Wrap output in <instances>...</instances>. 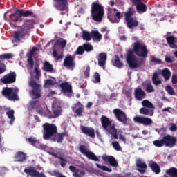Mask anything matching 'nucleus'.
Instances as JSON below:
<instances>
[{
	"label": "nucleus",
	"instance_id": "11",
	"mask_svg": "<svg viewBox=\"0 0 177 177\" xmlns=\"http://www.w3.org/2000/svg\"><path fill=\"white\" fill-rule=\"evenodd\" d=\"M131 5L136 6L137 13L142 15L147 12V6L143 3L142 0H130Z\"/></svg>",
	"mask_w": 177,
	"mask_h": 177
},
{
	"label": "nucleus",
	"instance_id": "48",
	"mask_svg": "<svg viewBox=\"0 0 177 177\" xmlns=\"http://www.w3.org/2000/svg\"><path fill=\"white\" fill-rule=\"evenodd\" d=\"M145 91L147 93H153V92H154V87L153 86V84H151V82H149L147 84Z\"/></svg>",
	"mask_w": 177,
	"mask_h": 177
},
{
	"label": "nucleus",
	"instance_id": "54",
	"mask_svg": "<svg viewBox=\"0 0 177 177\" xmlns=\"http://www.w3.org/2000/svg\"><path fill=\"white\" fill-rule=\"evenodd\" d=\"M57 158L59 160V164H60L61 167H62V168H64V167H66L67 160H66L64 158H63L62 156L57 157Z\"/></svg>",
	"mask_w": 177,
	"mask_h": 177
},
{
	"label": "nucleus",
	"instance_id": "9",
	"mask_svg": "<svg viewBox=\"0 0 177 177\" xmlns=\"http://www.w3.org/2000/svg\"><path fill=\"white\" fill-rule=\"evenodd\" d=\"M121 12L115 8H108L107 18L111 23H120L121 19Z\"/></svg>",
	"mask_w": 177,
	"mask_h": 177
},
{
	"label": "nucleus",
	"instance_id": "19",
	"mask_svg": "<svg viewBox=\"0 0 177 177\" xmlns=\"http://www.w3.org/2000/svg\"><path fill=\"white\" fill-rule=\"evenodd\" d=\"M34 24H35V20L34 19H26L24 22L22 29L25 32H28L31 28H34Z\"/></svg>",
	"mask_w": 177,
	"mask_h": 177
},
{
	"label": "nucleus",
	"instance_id": "43",
	"mask_svg": "<svg viewBox=\"0 0 177 177\" xmlns=\"http://www.w3.org/2000/svg\"><path fill=\"white\" fill-rule=\"evenodd\" d=\"M82 38L84 41H91L92 39V32L89 33L88 31L84 30L82 32Z\"/></svg>",
	"mask_w": 177,
	"mask_h": 177
},
{
	"label": "nucleus",
	"instance_id": "29",
	"mask_svg": "<svg viewBox=\"0 0 177 177\" xmlns=\"http://www.w3.org/2000/svg\"><path fill=\"white\" fill-rule=\"evenodd\" d=\"M67 132L59 133L56 135L55 138L53 137L51 140L53 142H57V143H62L65 136H67Z\"/></svg>",
	"mask_w": 177,
	"mask_h": 177
},
{
	"label": "nucleus",
	"instance_id": "6",
	"mask_svg": "<svg viewBox=\"0 0 177 177\" xmlns=\"http://www.w3.org/2000/svg\"><path fill=\"white\" fill-rule=\"evenodd\" d=\"M104 15V8L103 6L94 2L91 5V17L95 21L100 23Z\"/></svg>",
	"mask_w": 177,
	"mask_h": 177
},
{
	"label": "nucleus",
	"instance_id": "49",
	"mask_svg": "<svg viewBox=\"0 0 177 177\" xmlns=\"http://www.w3.org/2000/svg\"><path fill=\"white\" fill-rule=\"evenodd\" d=\"M112 146L113 149L116 150V151H121V150H122V148L121 146H120V143H118L117 141L112 142Z\"/></svg>",
	"mask_w": 177,
	"mask_h": 177
},
{
	"label": "nucleus",
	"instance_id": "27",
	"mask_svg": "<svg viewBox=\"0 0 177 177\" xmlns=\"http://www.w3.org/2000/svg\"><path fill=\"white\" fill-rule=\"evenodd\" d=\"M27 160V153L23 151H17L15 156V161L17 162H24Z\"/></svg>",
	"mask_w": 177,
	"mask_h": 177
},
{
	"label": "nucleus",
	"instance_id": "55",
	"mask_svg": "<svg viewBox=\"0 0 177 177\" xmlns=\"http://www.w3.org/2000/svg\"><path fill=\"white\" fill-rule=\"evenodd\" d=\"M53 57L55 59H56L57 60H60L61 59H63V55H57V51H56V50H54L53 51Z\"/></svg>",
	"mask_w": 177,
	"mask_h": 177
},
{
	"label": "nucleus",
	"instance_id": "61",
	"mask_svg": "<svg viewBox=\"0 0 177 177\" xmlns=\"http://www.w3.org/2000/svg\"><path fill=\"white\" fill-rule=\"evenodd\" d=\"M5 71H6V65L1 64V66H0V74H3Z\"/></svg>",
	"mask_w": 177,
	"mask_h": 177
},
{
	"label": "nucleus",
	"instance_id": "23",
	"mask_svg": "<svg viewBox=\"0 0 177 177\" xmlns=\"http://www.w3.org/2000/svg\"><path fill=\"white\" fill-rule=\"evenodd\" d=\"M26 34L27 32L24 31L23 28L21 30L15 31L13 38L15 42H20L26 37Z\"/></svg>",
	"mask_w": 177,
	"mask_h": 177
},
{
	"label": "nucleus",
	"instance_id": "42",
	"mask_svg": "<svg viewBox=\"0 0 177 177\" xmlns=\"http://www.w3.org/2000/svg\"><path fill=\"white\" fill-rule=\"evenodd\" d=\"M82 46H83L84 52L89 53L93 50V46H92L91 43H85L83 45H82Z\"/></svg>",
	"mask_w": 177,
	"mask_h": 177
},
{
	"label": "nucleus",
	"instance_id": "37",
	"mask_svg": "<svg viewBox=\"0 0 177 177\" xmlns=\"http://www.w3.org/2000/svg\"><path fill=\"white\" fill-rule=\"evenodd\" d=\"M171 71L167 68L162 70L161 75L165 79V81H168L171 78Z\"/></svg>",
	"mask_w": 177,
	"mask_h": 177
},
{
	"label": "nucleus",
	"instance_id": "30",
	"mask_svg": "<svg viewBox=\"0 0 177 177\" xmlns=\"http://www.w3.org/2000/svg\"><path fill=\"white\" fill-rule=\"evenodd\" d=\"M53 115H52V112L50 111H48V115L49 118H57V117H59L62 114V108L58 107L57 109H55L53 110Z\"/></svg>",
	"mask_w": 177,
	"mask_h": 177
},
{
	"label": "nucleus",
	"instance_id": "4",
	"mask_svg": "<svg viewBox=\"0 0 177 177\" xmlns=\"http://www.w3.org/2000/svg\"><path fill=\"white\" fill-rule=\"evenodd\" d=\"M101 124L103 129L109 132L114 139H118V130L115 129V125H111V121L107 116L101 117Z\"/></svg>",
	"mask_w": 177,
	"mask_h": 177
},
{
	"label": "nucleus",
	"instance_id": "38",
	"mask_svg": "<svg viewBox=\"0 0 177 177\" xmlns=\"http://www.w3.org/2000/svg\"><path fill=\"white\" fill-rule=\"evenodd\" d=\"M159 74L158 72L153 73V77H152V82L153 85H156V86L158 85H161L162 82L160 79H158Z\"/></svg>",
	"mask_w": 177,
	"mask_h": 177
},
{
	"label": "nucleus",
	"instance_id": "24",
	"mask_svg": "<svg viewBox=\"0 0 177 177\" xmlns=\"http://www.w3.org/2000/svg\"><path fill=\"white\" fill-rule=\"evenodd\" d=\"M69 169L71 172H73V177H84L85 176V171L81 169H77V167L75 166H69Z\"/></svg>",
	"mask_w": 177,
	"mask_h": 177
},
{
	"label": "nucleus",
	"instance_id": "7",
	"mask_svg": "<svg viewBox=\"0 0 177 177\" xmlns=\"http://www.w3.org/2000/svg\"><path fill=\"white\" fill-rule=\"evenodd\" d=\"M1 95L8 100H19V88L17 87H4L2 89Z\"/></svg>",
	"mask_w": 177,
	"mask_h": 177
},
{
	"label": "nucleus",
	"instance_id": "36",
	"mask_svg": "<svg viewBox=\"0 0 177 177\" xmlns=\"http://www.w3.org/2000/svg\"><path fill=\"white\" fill-rule=\"evenodd\" d=\"M6 115L8 117L10 120V121L8 122L10 125H13V122H15V110L13 109L8 110L6 112Z\"/></svg>",
	"mask_w": 177,
	"mask_h": 177
},
{
	"label": "nucleus",
	"instance_id": "28",
	"mask_svg": "<svg viewBox=\"0 0 177 177\" xmlns=\"http://www.w3.org/2000/svg\"><path fill=\"white\" fill-rule=\"evenodd\" d=\"M149 167L151 168L152 172L158 175L161 172V168H160V165L157 164V162L154 161H151L148 164Z\"/></svg>",
	"mask_w": 177,
	"mask_h": 177
},
{
	"label": "nucleus",
	"instance_id": "53",
	"mask_svg": "<svg viewBox=\"0 0 177 177\" xmlns=\"http://www.w3.org/2000/svg\"><path fill=\"white\" fill-rule=\"evenodd\" d=\"M12 57H13V55H12L11 53H6L0 55V59L1 60H3L4 59L8 60L9 59H12Z\"/></svg>",
	"mask_w": 177,
	"mask_h": 177
},
{
	"label": "nucleus",
	"instance_id": "58",
	"mask_svg": "<svg viewBox=\"0 0 177 177\" xmlns=\"http://www.w3.org/2000/svg\"><path fill=\"white\" fill-rule=\"evenodd\" d=\"M35 73L36 74L35 76V80H39L41 73L39 72V69H38V68H35Z\"/></svg>",
	"mask_w": 177,
	"mask_h": 177
},
{
	"label": "nucleus",
	"instance_id": "5",
	"mask_svg": "<svg viewBox=\"0 0 177 177\" xmlns=\"http://www.w3.org/2000/svg\"><path fill=\"white\" fill-rule=\"evenodd\" d=\"M136 13V11L133 8L130 7L127 9V11L124 12V20L126 21L127 28H134L139 26V21L136 17H133V15Z\"/></svg>",
	"mask_w": 177,
	"mask_h": 177
},
{
	"label": "nucleus",
	"instance_id": "46",
	"mask_svg": "<svg viewBox=\"0 0 177 177\" xmlns=\"http://www.w3.org/2000/svg\"><path fill=\"white\" fill-rule=\"evenodd\" d=\"M45 85H48L49 86H54V85H57V82L55 78L53 77V80L48 79L45 80Z\"/></svg>",
	"mask_w": 177,
	"mask_h": 177
},
{
	"label": "nucleus",
	"instance_id": "32",
	"mask_svg": "<svg viewBox=\"0 0 177 177\" xmlns=\"http://www.w3.org/2000/svg\"><path fill=\"white\" fill-rule=\"evenodd\" d=\"M60 88H62L64 93H73V87L71 85L68 84L67 82H64L60 84Z\"/></svg>",
	"mask_w": 177,
	"mask_h": 177
},
{
	"label": "nucleus",
	"instance_id": "26",
	"mask_svg": "<svg viewBox=\"0 0 177 177\" xmlns=\"http://www.w3.org/2000/svg\"><path fill=\"white\" fill-rule=\"evenodd\" d=\"M75 106L77 109L74 111V113H75L77 117H82L84 114V110L85 109L84 104H82L81 102L77 101V102L75 104Z\"/></svg>",
	"mask_w": 177,
	"mask_h": 177
},
{
	"label": "nucleus",
	"instance_id": "31",
	"mask_svg": "<svg viewBox=\"0 0 177 177\" xmlns=\"http://www.w3.org/2000/svg\"><path fill=\"white\" fill-rule=\"evenodd\" d=\"M163 177H177L176 167H172L166 170V174L163 175Z\"/></svg>",
	"mask_w": 177,
	"mask_h": 177
},
{
	"label": "nucleus",
	"instance_id": "34",
	"mask_svg": "<svg viewBox=\"0 0 177 177\" xmlns=\"http://www.w3.org/2000/svg\"><path fill=\"white\" fill-rule=\"evenodd\" d=\"M112 64L117 68H122L124 67V64L120 60V57L118 55H115V59H112Z\"/></svg>",
	"mask_w": 177,
	"mask_h": 177
},
{
	"label": "nucleus",
	"instance_id": "20",
	"mask_svg": "<svg viewBox=\"0 0 177 177\" xmlns=\"http://www.w3.org/2000/svg\"><path fill=\"white\" fill-rule=\"evenodd\" d=\"M63 66L64 67H66V68H73V67H75V62L71 55H68L64 59Z\"/></svg>",
	"mask_w": 177,
	"mask_h": 177
},
{
	"label": "nucleus",
	"instance_id": "2",
	"mask_svg": "<svg viewBox=\"0 0 177 177\" xmlns=\"http://www.w3.org/2000/svg\"><path fill=\"white\" fill-rule=\"evenodd\" d=\"M37 17V15L32 12L31 10H27L24 9H17L15 12L10 14L9 15L10 19V26L12 28H16L17 27V23L18 21H23L21 17Z\"/></svg>",
	"mask_w": 177,
	"mask_h": 177
},
{
	"label": "nucleus",
	"instance_id": "52",
	"mask_svg": "<svg viewBox=\"0 0 177 177\" xmlns=\"http://www.w3.org/2000/svg\"><path fill=\"white\" fill-rule=\"evenodd\" d=\"M84 47L82 46H80L77 47L75 55H79V56H82V55L84 53Z\"/></svg>",
	"mask_w": 177,
	"mask_h": 177
},
{
	"label": "nucleus",
	"instance_id": "15",
	"mask_svg": "<svg viewBox=\"0 0 177 177\" xmlns=\"http://www.w3.org/2000/svg\"><path fill=\"white\" fill-rule=\"evenodd\" d=\"M16 72H10L5 75L2 78L0 79V82L2 84H13L16 82Z\"/></svg>",
	"mask_w": 177,
	"mask_h": 177
},
{
	"label": "nucleus",
	"instance_id": "59",
	"mask_svg": "<svg viewBox=\"0 0 177 177\" xmlns=\"http://www.w3.org/2000/svg\"><path fill=\"white\" fill-rule=\"evenodd\" d=\"M165 62H166L167 64H172V63H174V59L169 56H165Z\"/></svg>",
	"mask_w": 177,
	"mask_h": 177
},
{
	"label": "nucleus",
	"instance_id": "16",
	"mask_svg": "<svg viewBox=\"0 0 177 177\" xmlns=\"http://www.w3.org/2000/svg\"><path fill=\"white\" fill-rule=\"evenodd\" d=\"M134 121L135 122H138V124H142L145 127H149L153 124V120L150 118L136 116L134 118Z\"/></svg>",
	"mask_w": 177,
	"mask_h": 177
},
{
	"label": "nucleus",
	"instance_id": "62",
	"mask_svg": "<svg viewBox=\"0 0 177 177\" xmlns=\"http://www.w3.org/2000/svg\"><path fill=\"white\" fill-rule=\"evenodd\" d=\"M90 70H91V68L89 66H87L86 71H84V76L86 77V78H89Z\"/></svg>",
	"mask_w": 177,
	"mask_h": 177
},
{
	"label": "nucleus",
	"instance_id": "1",
	"mask_svg": "<svg viewBox=\"0 0 177 177\" xmlns=\"http://www.w3.org/2000/svg\"><path fill=\"white\" fill-rule=\"evenodd\" d=\"M138 57H142L139 62H138V58L135 56V54ZM149 55V50H147V46L144 43H140L136 41L133 44V49L129 50L127 54V63L129 67L131 70H135V68H140L142 66H145L146 61L143 59H146Z\"/></svg>",
	"mask_w": 177,
	"mask_h": 177
},
{
	"label": "nucleus",
	"instance_id": "12",
	"mask_svg": "<svg viewBox=\"0 0 177 177\" xmlns=\"http://www.w3.org/2000/svg\"><path fill=\"white\" fill-rule=\"evenodd\" d=\"M53 6L59 12H67L68 9V0H53Z\"/></svg>",
	"mask_w": 177,
	"mask_h": 177
},
{
	"label": "nucleus",
	"instance_id": "45",
	"mask_svg": "<svg viewBox=\"0 0 177 177\" xmlns=\"http://www.w3.org/2000/svg\"><path fill=\"white\" fill-rule=\"evenodd\" d=\"M95 165L97 168H98V169H100L101 171H106V172H111V171H113L110 167L106 165H101L99 163H96Z\"/></svg>",
	"mask_w": 177,
	"mask_h": 177
},
{
	"label": "nucleus",
	"instance_id": "63",
	"mask_svg": "<svg viewBox=\"0 0 177 177\" xmlns=\"http://www.w3.org/2000/svg\"><path fill=\"white\" fill-rule=\"evenodd\" d=\"M172 84H177V75L174 74L171 77Z\"/></svg>",
	"mask_w": 177,
	"mask_h": 177
},
{
	"label": "nucleus",
	"instance_id": "18",
	"mask_svg": "<svg viewBox=\"0 0 177 177\" xmlns=\"http://www.w3.org/2000/svg\"><path fill=\"white\" fill-rule=\"evenodd\" d=\"M80 130L84 135H87V136L92 138V139H95V129L86 126H80Z\"/></svg>",
	"mask_w": 177,
	"mask_h": 177
},
{
	"label": "nucleus",
	"instance_id": "8",
	"mask_svg": "<svg viewBox=\"0 0 177 177\" xmlns=\"http://www.w3.org/2000/svg\"><path fill=\"white\" fill-rule=\"evenodd\" d=\"M113 114L117 121L122 122L123 125H129V122H131V119L127 116V113L120 109H113Z\"/></svg>",
	"mask_w": 177,
	"mask_h": 177
},
{
	"label": "nucleus",
	"instance_id": "33",
	"mask_svg": "<svg viewBox=\"0 0 177 177\" xmlns=\"http://www.w3.org/2000/svg\"><path fill=\"white\" fill-rule=\"evenodd\" d=\"M140 114H142L143 115H149V117H153L154 115V110L149 109L146 107H142L140 109Z\"/></svg>",
	"mask_w": 177,
	"mask_h": 177
},
{
	"label": "nucleus",
	"instance_id": "17",
	"mask_svg": "<svg viewBox=\"0 0 177 177\" xmlns=\"http://www.w3.org/2000/svg\"><path fill=\"white\" fill-rule=\"evenodd\" d=\"M102 161H104V162H109L111 167H114V168L118 167V162H117V160H115V158L113 156L103 155Z\"/></svg>",
	"mask_w": 177,
	"mask_h": 177
},
{
	"label": "nucleus",
	"instance_id": "64",
	"mask_svg": "<svg viewBox=\"0 0 177 177\" xmlns=\"http://www.w3.org/2000/svg\"><path fill=\"white\" fill-rule=\"evenodd\" d=\"M30 106L31 109H35L37 107V101H30Z\"/></svg>",
	"mask_w": 177,
	"mask_h": 177
},
{
	"label": "nucleus",
	"instance_id": "25",
	"mask_svg": "<svg viewBox=\"0 0 177 177\" xmlns=\"http://www.w3.org/2000/svg\"><path fill=\"white\" fill-rule=\"evenodd\" d=\"M136 167L138 168L137 170L140 174H145V172H146V169L147 168V165H146V162L142 161V160L138 159L136 161Z\"/></svg>",
	"mask_w": 177,
	"mask_h": 177
},
{
	"label": "nucleus",
	"instance_id": "41",
	"mask_svg": "<svg viewBox=\"0 0 177 177\" xmlns=\"http://www.w3.org/2000/svg\"><path fill=\"white\" fill-rule=\"evenodd\" d=\"M142 104L143 107H145L147 109H153V110H154V109H155L153 103H151L150 101H149V100H144L142 102Z\"/></svg>",
	"mask_w": 177,
	"mask_h": 177
},
{
	"label": "nucleus",
	"instance_id": "56",
	"mask_svg": "<svg viewBox=\"0 0 177 177\" xmlns=\"http://www.w3.org/2000/svg\"><path fill=\"white\" fill-rule=\"evenodd\" d=\"M59 44L62 49H64V48H66V46L67 45V40L66 39L60 40L59 41Z\"/></svg>",
	"mask_w": 177,
	"mask_h": 177
},
{
	"label": "nucleus",
	"instance_id": "39",
	"mask_svg": "<svg viewBox=\"0 0 177 177\" xmlns=\"http://www.w3.org/2000/svg\"><path fill=\"white\" fill-rule=\"evenodd\" d=\"M91 38H93L94 41H97V42H99V41L102 39V34H100L97 30H92Z\"/></svg>",
	"mask_w": 177,
	"mask_h": 177
},
{
	"label": "nucleus",
	"instance_id": "50",
	"mask_svg": "<svg viewBox=\"0 0 177 177\" xmlns=\"http://www.w3.org/2000/svg\"><path fill=\"white\" fill-rule=\"evenodd\" d=\"M151 62L156 63V64H162V60L156 57L154 55L151 57Z\"/></svg>",
	"mask_w": 177,
	"mask_h": 177
},
{
	"label": "nucleus",
	"instance_id": "47",
	"mask_svg": "<svg viewBox=\"0 0 177 177\" xmlns=\"http://www.w3.org/2000/svg\"><path fill=\"white\" fill-rule=\"evenodd\" d=\"M153 145H155L156 147H162L165 146L162 138L153 141Z\"/></svg>",
	"mask_w": 177,
	"mask_h": 177
},
{
	"label": "nucleus",
	"instance_id": "51",
	"mask_svg": "<svg viewBox=\"0 0 177 177\" xmlns=\"http://www.w3.org/2000/svg\"><path fill=\"white\" fill-rule=\"evenodd\" d=\"M165 90L170 96L175 95V90L171 86H167Z\"/></svg>",
	"mask_w": 177,
	"mask_h": 177
},
{
	"label": "nucleus",
	"instance_id": "22",
	"mask_svg": "<svg viewBox=\"0 0 177 177\" xmlns=\"http://www.w3.org/2000/svg\"><path fill=\"white\" fill-rule=\"evenodd\" d=\"M106 62H107V54L102 52L98 54V66L104 70L106 67Z\"/></svg>",
	"mask_w": 177,
	"mask_h": 177
},
{
	"label": "nucleus",
	"instance_id": "44",
	"mask_svg": "<svg viewBox=\"0 0 177 177\" xmlns=\"http://www.w3.org/2000/svg\"><path fill=\"white\" fill-rule=\"evenodd\" d=\"M26 142H28V143L32 146H37V145H39V141L37 140V138L32 137L26 138Z\"/></svg>",
	"mask_w": 177,
	"mask_h": 177
},
{
	"label": "nucleus",
	"instance_id": "21",
	"mask_svg": "<svg viewBox=\"0 0 177 177\" xmlns=\"http://www.w3.org/2000/svg\"><path fill=\"white\" fill-rule=\"evenodd\" d=\"M134 96L137 100L140 102L146 98V92L142 89L140 87L135 88Z\"/></svg>",
	"mask_w": 177,
	"mask_h": 177
},
{
	"label": "nucleus",
	"instance_id": "10",
	"mask_svg": "<svg viewBox=\"0 0 177 177\" xmlns=\"http://www.w3.org/2000/svg\"><path fill=\"white\" fill-rule=\"evenodd\" d=\"M28 85L30 88H32L30 91V95H32L33 99H39V97L41 96V89H42L41 84H37L34 80H31L29 82Z\"/></svg>",
	"mask_w": 177,
	"mask_h": 177
},
{
	"label": "nucleus",
	"instance_id": "3",
	"mask_svg": "<svg viewBox=\"0 0 177 177\" xmlns=\"http://www.w3.org/2000/svg\"><path fill=\"white\" fill-rule=\"evenodd\" d=\"M42 128L43 139L44 140H51L57 133V127L53 123H44Z\"/></svg>",
	"mask_w": 177,
	"mask_h": 177
},
{
	"label": "nucleus",
	"instance_id": "35",
	"mask_svg": "<svg viewBox=\"0 0 177 177\" xmlns=\"http://www.w3.org/2000/svg\"><path fill=\"white\" fill-rule=\"evenodd\" d=\"M43 70L46 71V73H55L53 65L50 64L49 62H44L43 65Z\"/></svg>",
	"mask_w": 177,
	"mask_h": 177
},
{
	"label": "nucleus",
	"instance_id": "60",
	"mask_svg": "<svg viewBox=\"0 0 177 177\" xmlns=\"http://www.w3.org/2000/svg\"><path fill=\"white\" fill-rule=\"evenodd\" d=\"M94 78L95 80V82H100V75L99 73L95 72L94 74Z\"/></svg>",
	"mask_w": 177,
	"mask_h": 177
},
{
	"label": "nucleus",
	"instance_id": "57",
	"mask_svg": "<svg viewBox=\"0 0 177 177\" xmlns=\"http://www.w3.org/2000/svg\"><path fill=\"white\" fill-rule=\"evenodd\" d=\"M28 63L30 68H32V67H34V59H32V57H28Z\"/></svg>",
	"mask_w": 177,
	"mask_h": 177
},
{
	"label": "nucleus",
	"instance_id": "13",
	"mask_svg": "<svg viewBox=\"0 0 177 177\" xmlns=\"http://www.w3.org/2000/svg\"><path fill=\"white\" fill-rule=\"evenodd\" d=\"M79 150L82 154H84L89 158V160H92L93 161H99V158L95 155L93 152H91L88 150V148L84 145H82L79 147Z\"/></svg>",
	"mask_w": 177,
	"mask_h": 177
},
{
	"label": "nucleus",
	"instance_id": "40",
	"mask_svg": "<svg viewBox=\"0 0 177 177\" xmlns=\"http://www.w3.org/2000/svg\"><path fill=\"white\" fill-rule=\"evenodd\" d=\"M166 41L169 46L170 48H176V45H175V37L174 36H168L166 38Z\"/></svg>",
	"mask_w": 177,
	"mask_h": 177
},
{
	"label": "nucleus",
	"instance_id": "14",
	"mask_svg": "<svg viewBox=\"0 0 177 177\" xmlns=\"http://www.w3.org/2000/svg\"><path fill=\"white\" fill-rule=\"evenodd\" d=\"M165 147H174L176 146V137L167 134L162 138Z\"/></svg>",
	"mask_w": 177,
	"mask_h": 177
}]
</instances>
